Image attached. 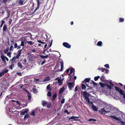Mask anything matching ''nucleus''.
Wrapping results in <instances>:
<instances>
[{"label": "nucleus", "mask_w": 125, "mask_h": 125, "mask_svg": "<svg viewBox=\"0 0 125 125\" xmlns=\"http://www.w3.org/2000/svg\"><path fill=\"white\" fill-rule=\"evenodd\" d=\"M112 105L110 104H105V107L101 109V111L103 114H104V112H107L111 109Z\"/></svg>", "instance_id": "f257e3e1"}, {"label": "nucleus", "mask_w": 125, "mask_h": 125, "mask_svg": "<svg viewBox=\"0 0 125 125\" xmlns=\"http://www.w3.org/2000/svg\"><path fill=\"white\" fill-rule=\"evenodd\" d=\"M22 50V49L19 50H18V54L16 56H14L13 57L11 60L10 63H14L16 61V58L17 59H18L19 58V57L21 54V52ZM10 61H10L9 62H10Z\"/></svg>", "instance_id": "f03ea898"}, {"label": "nucleus", "mask_w": 125, "mask_h": 125, "mask_svg": "<svg viewBox=\"0 0 125 125\" xmlns=\"http://www.w3.org/2000/svg\"><path fill=\"white\" fill-rule=\"evenodd\" d=\"M115 90L118 92L120 94L123 96V97L125 99V92L124 91L116 86H115Z\"/></svg>", "instance_id": "7ed1b4c3"}, {"label": "nucleus", "mask_w": 125, "mask_h": 125, "mask_svg": "<svg viewBox=\"0 0 125 125\" xmlns=\"http://www.w3.org/2000/svg\"><path fill=\"white\" fill-rule=\"evenodd\" d=\"M74 83L69 82L67 83V85L68 87L69 88L70 90H72V88L74 87Z\"/></svg>", "instance_id": "20e7f679"}, {"label": "nucleus", "mask_w": 125, "mask_h": 125, "mask_svg": "<svg viewBox=\"0 0 125 125\" xmlns=\"http://www.w3.org/2000/svg\"><path fill=\"white\" fill-rule=\"evenodd\" d=\"M63 45L65 47L69 49H70L71 46L70 44L67 42H63Z\"/></svg>", "instance_id": "39448f33"}, {"label": "nucleus", "mask_w": 125, "mask_h": 125, "mask_svg": "<svg viewBox=\"0 0 125 125\" xmlns=\"http://www.w3.org/2000/svg\"><path fill=\"white\" fill-rule=\"evenodd\" d=\"M79 118V117H76V116H71L70 118H69V120H70L71 119H73V121H80V120H79L78 119H74L75 118Z\"/></svg>", "instance_id": "423d86ee"}, {"label": "nucleus", "mask_w": 125, "mask_h": 125, "mask_svg": "<svg viewBox=\"0 0 125 125\" xmlns=\"http://www.w3.org/2000/svg\"><path fill=\"white\" fill-rule=\"evenodd\" d=\"M98 69L99 70H101L102 72H105V73H107L109 72L108 69H106L105 68H99Z\"/></svg>", "instance_id": "0eeeda50"}, {"label": "nucleus", "mask_w": 125, "mask_h": 125, "mask_svg": "<svg viewBox=\"0 0 125 125\" xmlns=\"http://www.w3.org/2000/svg\"><path fill=\"white\" fill-rule=\"evenodd\" d=\"M109 117H110L111 118H112L113 119H114L116 120L117 121H119L121 120V118H117L115 116H113L112 115L109 116Z\"/></svg>", "instance_id": "6e6552de"}, {"label": "nucleus", "mask_w": 125, "mask_h": 125, "mask_svg": "<svg viewBox=\"0 0 125 125\" xmlns=\"http://www.w3.org/2000/svg\"><path fill=\"white\" fill-rule=\"evenodd\" d=\"M117 111L116 109L115 108H114L113 109H111L110 110L109 113H112V115H114Z\"/></svg>", "instance_id": "1a4fd4ad"}, {"label": "nucleus", "mask_w": 125, "mask_h": 125, "mask_svg": "<svg viewBox=\"0 0 125 125\" xmlns=\"http://www.w3.org/2000/svg\"><path fill=\"white\" fill-rule=\"evenodd\" d=\"M1 58L3 61L4 62H5V60L8 61V58L6 57L3 55L1 56Z\"/></svg>", "instance_id": "9d476101"}, {"label": "nucleus", "mask_w": 125, "mask_h": 125, "mask_svg": "<svg viewBox=\"0 0 125 125\" xmlns=\"http://www.w3.org/2000/svg\"><path fill=\"white\" fill-rule=\"evenodd\" d=\"M65 90V88L64 87H62V88H61L59 91V94H62L64 91V90Z\"/></svg>", "instance_id": "9b49d317"}, {"label": "nucleus", "mask_w": 125, "mask_h": 125, "mask_svg": "<svg viewBox=\"0 0 125 125\" xmlns=\"http://www.w3.org/2000/svg\"><path fill=\"white\" fill-rule=\"evenodd\" d=\"M51 80V78L49 76H48L46 77L43 80V82H45L49 81Z\"/></svg>", "instance_id": "f8f14e48"}, {"label": "nucleus", "mask_w": 125, "mask_h": 125, "mask_svg": "<svg viewBox=\"0 0 125 125\" xmlns=\"http://www.w3.org/2000/svg\"><path fill=\"white\" fill-rule=\"evenodd\" d=\"M90 78H85L84 80L82 82L83 83H85L86 82H89L90 80Z\"/></svg>", "instance_id": "ddd939ff"}, {"label": "nucleus", "mask_w": 125, "mask_h": 125, "mask_svg": "<svg viewBox=\"0 0 125 125\" xmlns=\"http://www.w3.org/2000/svg\"><path fill=\"white\" fill-rule=\"evenodd\" d=\"M40 57L41 59H44L45 58H47L49 57V55L48 54L45 55V56L43 55H40Z\"/></svg>", "instance_id": "4468645a"}, {"label": "nucleus", "mask_w": 125, "mask_h": 125, "mask_svg": "<svg viewBox=\"0 0 125 125\" xmlns=\"http://www.w3.org/2000/svg\"><path fill=\"white\" fill-rule=\"evenodd\" d=\"M27 95L28 98V100L29 102H30L31 101V96L30 93H29L27 94Z\"/></svg>", "instance_id": "2eb2a0df"}, {"label": "nucleus", "mask_w": 125, "mask_h": 125, "mask_svg": "<svg viewBox=\"0 0 125 125\" xmlns=\"http://www.w3.org/2000/svg\"><path fill=\"white\" fill-rule=\"evenodd\" d=\"M84 98L86 102L88 103H90V99L88 96H85L84 97Z\"/></svg>", "instance_id": "dca6fc26"}, {"label": "nucleus", "mask_w": 125, "mask_h": 125, "mask_svg": "<svg viewBox=\"0 0 125 125\" xmlns=\"http://www.w3.org/2000/svg\"><path fill=\"white\" fill-rule=\"evenodd\" d=\"M46 89L48 90H49L50 91L52 90V87L51 86V85L50 84H49L46 87Z\"/></svg>", "instance_id": "f3484780"}, {"label": "nucleus", "mask_w": 125, "mask_h": 125, "mask_svg": "<svg viewBox=\"0 0 125 125\" xmlns=\"http://www.w3.org/2000/svg\"><path fill=\"white\" fill-rule=\"evenodd\" d=\"M42 104L43 106H46L48 103L45 101H42Z\"/></svg>", "instance_id": "a211bd4d"}, {"label": "nucleus", "mask_w": 125, "mask_h": 125, "mask_svg": "<svg viewBox=\"0 0 125 125\" xmlns=\"http://www.w3.org/2000/svg\"><path fill=\"white\" fill-rule=\"evenodd\" d=\"M32 90L34 94H36L38 92V90L36 88H32Z\"/></svg>", "instance_id": "6ab92c4d"}, {"label": "nucleus", "mask_w": 125, "mask_h": 125, "mask_svg": "<svg viewBox=\"0 0 125 125\" xmlns=\"http://www.w3.org/2000/svg\"><path fill=\"white\" fill-rule=\"evenodd\" d=\"M92 109L94 111H96L97 110V108L94 105V104H93L92 106Z\"/></svg>", "instance_id": "aec40b11"}, {"label": "nucleus", "mask_w": 125, "mask_h": 125, "mask_svg": "<svg viewBox=\"0 0 125 125\" xmlns=\"http://www.w3.org/2000/svg\"><path fill=\"white\" fill-rule=\"evenodd\" d=\"M18 67L20 69H22V66L21 62H18L17 63Z\"/></svg>", "instance_id": "412c9836"}, {"label": "nucleus", "mask_w": 125, "mask_h": 125, "mask_svg": "<svg viewBox=\"0 0 125 125\" xmlns=\"http://www.w3.org/2000/svg\"><path fill=\"white\" fill-rule=\"evenodd\" d=\"M2 72H3L4 74L8 72V70L7 69V67L5 68V69L2 71Z\"/></svg>", "instance_id": "4be33fe9"}, {"label": "nucleus", "mask_w": 125, "mask_h": 125, "mask_svg": "<svg viewBox=\"0 0 125 125\" xmlns=\"http://www.w3.org/2000/svg\"><path fill=\"white\" fill-rule=\"evenodd\" d=\"M99 84L101 87L102 88H103L105 86H106V84H104L102 83H99Z\"/></svg>", "instance_id": "5701e85b"}, {"label": "nucleus", "mask_w": 125, "mask_h": 125, "mask_svg": "<svg viewBox=\"0 0 125 125\" xmlns=\"http://www.w3.org/2000/svg\"><path fill=\"white\" fill-rule=\"evenodd\" d=\"M83 94L84 97L85 96H89V94L87 93L85 91H84L83 92Z\"/></svg>", "instance_id": "b1692460"}, {"label": "nucleus", "mask_w": 125, "mask_h": 125, "mask_svg": "<svg viewBox=\"0 0 125 125\" xmlns=\"http://www.w3.org/2000/svg\"><path fill=\"white\" fill-rule=\"evenodd\" d=\"M102 43L101 41H99L97 43V45L99 46H102Z\"/></svg>", "instance_id": "393cba45"}, {"label": "nucleus", "mask_w": 125, "mask_h": 125, "mask_svg": "<svg viewBox=\"0 0 125 125\" xmlns=\"http://www.w3.org/2000/svg\"><path fill=\"white\" fill-rule=\"evenodd\" d=\"M11 63V64L10 65L9 68L10 69H12L14 67V63Z\"/></svg>", "instance_id": "a878e982"}, {"label": "nucleus", "mask_w": 125, "mask_h": 125, "mask_svg": "<svg viewBox=\"0 0 125 125\" xmlns=\"http://www.w3.org/2000/svg\"><path fill=\"white\" fill-rule=\"evenodd\" d=\"M24 0H20L19 2V4L21 5L23 4L24 3Z\"/></svg>", "instance_id": "bb28decb"}, {"label": "nucleus", "mask_w": 125, "mask_h": 125, "mask_svg": "<svg viewBox=\"0 0 125 125\" xmlns=\"http://www.w3.org/2000/svg\"><path fill=\"white\" fill-rule=\"evenodd\" d=\"M81 88L82 90H85L86 88L85 85L84 84H82L81 85Z\"/></svg>", "instance_id": "cd10ccee"}, {"label": "nucleus", "mask_w": 125, "mask_h": 125, "mask_svg": "<svg viewBox=\"0 0 125 125\" xmlns=\"http://www.w3.org/2000/svg\"><path fill=\"white\" fill-rule=\"evenodd\" d=\"M7 29V25L6 24L3 27V33H4V31H5Z\"/></svg>", "instance_id": "c85d7f7f"}, {"label": "nucleus", "mask_w": 125, "mask_h": 125, "mask_svg": "<svg viewBox=\"0 0 125 125\" xmlns=\"http://www.w3.org/2000/svg\"><path fill=\"white\" fill-rule=\"evenodd\" d=\"M51 104L50 103H48L46 105V106L48 108H49L51 107Z\"/></svg>", "instance_id": "c756f323"}, {"label": "nucleus", "mask_w": 125, "mask_h": 125, "mask_svg": "<svg viewBox=\"0 0 125 125\" xmlns=\"http://www.w3.org/2000/svg\"><path fill=\"white\" fill-rule=\"evenodd\" d=\"M57 97V94H54L52 96V100H55V98Z\"/></svg>", "instance_id": "7c9ffc66"}, {"label": "nucleus", "mask_w": 125, "mask_h": 125, "mask_svg": "<svg viewBox=\"0 0 125 125\" xmlns=\"http://www.w3.org/2000/svg\"><path fill=\"white\" fill-rule=\"evenodd\" d=\"M58 81L59 85H61L62 84L61 80L60 78H59L58 79Z\"/></svg>", "instance_id": "2f4dec72"}, {"label": "nucleus", "mask_w": 125, "mask_h": 125, "mask_svg": "<svg viewBox=\"0 0 125 125\" xmlns=\"http://www.w3.org/2000/svg\"><path fill=\"white\" fill-rule=\"evenodd\" d=\"M106 87H107L109 89H111L112 86L111 85H109L108 84H106Z\"/></svg>", "instance_id": "473e14b6"}, {"label": "nucleus", "mask_w": 125, "mask_h": 125, "mask_svg": "<svg viewBox=\"0 0 125 125\" xmlns=\"http://www.w3.org/2000/svg\"><path fill=\"white\" fill-rule=\"evenodd\" d=\"M29 117V115L28 114H26L25 115L24 117V119H27Z\"/></svg>", "instance_id": "72a5a7b5"}, {"label": "nucleus", "mask_w": 125, "mask_h": 125, "mask_svg": "<svg viewBox=\"0 0 125 125\" xmlns=\"http://www.w3.org/2000/svg\"><path fill=\"white\" fill-rule=\"evenodd\" d=\"M24 42H25V41L24 40H23L22 41H21L20 45L21 46H24L25 45Z\"/></svg>", "instance_id": "f704fd0d"}, {"label": "nucleus", "mask_w": 125, "mask_h": 125, "mask_svg": "<svg viewBox=\"0 0 125 125\" xmlns=\"http://www.w3.org/2000/svg\"><path fill=\"white\" fill-rule=\"evenodd\" d=\"M100 77L99 76H95L94 77V80L95 81H96L98 80L100 78Z\"/></svg>", "instance_id": "c9c22d12"}, {"label": "nucleus", "mask_w": 125, "mask_h": 125, "mask_svg": "<svg viewBox=\"0 0 125 125\" xmlns=\"http://www.w3.org/2000/svg\"><path fill=\"white\" fill-rule=\"evenodd\" d=\"M104 75L102 76L100 78V80L102 82L104 81Z\"/></svg>", "instance_id": "e433bc0d"}, {"label": "nucleus", "mask_w": 125, "mask_h": 125, "mask_svg": "<svg viewBox=\"0 0 125 125\" xmlns=\"http://www.w3.org/2000/svg\"><path fill=\"white\" fill-rule=\"evenodd\" d=\"M27 42L30 45H32L33 44V42L31 41H27Z\"/></svg>", "instance_id": "4c0bfd02"}, {"label": "nucleus", "mask_w": 125, "mask_h": 125, "mask_svg": "<svg viewBox=\"0 0 125 125\" xmlns=\"http://www.w3.org/2000/svg\"><path fill=\"white\" fill-rule=\"evenodd\" d=\"M47 95L48 96L50 97L51 96V93L50 91H49L47 93Z\"/></svg>", "instance_id": "58836bf2"}, {"label": "nucleus", "mask_w": 125, "mask_h": 125, "mask_svg": "<svg viewBox=\"0 0 125 125\" xmlns=\"http://www.w3.org/2000/svg\"><path fill=\"white\" fill-rule=\"evenodd\" d=\"M119 19L120 22H124V19H123V18H119Z\"/></svg>", "instance_id": "ea45409f"}, {"label": "nucleus", "mask_w": 125, "mask_h": 125, "mask_svg": "<svg viewBox=\"0 0 125 125\" xmlns=\"http://www.w3.org/2000/svg\"><path fill=\"white\" fill-rule=\"evenodd\" d=\"M96 121V120L94 119H93V118H90V119H88V121Z\"/></svg>", "instance_id": "a19ab883"}, {"label": "nucleus", "mask_w": 125, "mask_h": 125, "mask_svg": "<svg viewBox=\"0 0 125 125\" xmlns=\"http://www.w3.org/2000/svg\"><path fill=\"white\" fill-rule=\"evenodd\" d=\"M70 73H72L74 71V69L73 68H72L70 69Z\"/></svg>", "instance_id": "79ce46f5"}, {"label": "nucleus", "mask_w": 125, "mask_h": 125, "mask_svg": "<svg viewBox=\"0 0 125 125\" xmlns=\"http://www.w3.org/2000/svg\"><path fill=\"white\" fill-rule=\"evenodd\" d=\"M104 66L107 68H109V65L108 64H105L104 65Z\"/></svg>", "instance_id": "37998d69"}, {"label": "nucleus", "mask_w": 125, "mask_h": 125, "mask_svg": "<svg viewBox=\"0 0 125 125\" xmlns=\"http://www.w3.org/2000/svg\"><path fill=\"white\" fill-rule=\"evenodd\" d=\"M13 49L14 48L13 46L12 45H11L10 46V51H12L13 50Z\"/></svg>", "instance_id": "c03bdc74"}, {"label": "nucleus", "mask_w": 125, "mask_h": 125, "mask_svg": "<svg viewBox=\"0 0 125 125\" xmlns=\"http://www.w3.org/2000/svg\"><path fill=\"white\" fill-rule=\"evenodd\" d=\"M65 99H62L61 101V103L62 104H63L64 103Z\"/></svg>", "instance_id": "a18cd8bd"}, {"label": "nucleus", "mask_w": 125, "mask_h": 125, "mask_svg": "<svg viewBox=\"0 0 125 125\" xmlns=\"http://www.w3.org/2000/svg\"><path fill=\"white\" fill-rule=\"evenodd\" d=\"M37 42L39 43H40L42 44H45V43L41 41V40H37Z\"/></svg>", "instance_id": "49530a36"}, {"label": "nucleus", "mask_w": 125, "mask_h": 125, "mask_svg": "<svg viewBox=\"0 0 125 125\" xmlns=\"http://www.w3.org/2000/svg\"><path fill=\"white\" fill-rule=\"evenodd\" d=\"M10 101L11 102H16L18 104H20L19 103L18 101H16L14 100H11Z\"/></svg>", "instance_id": "de8ad7c7"}, {"label": "nucleus", "mask_w": 125, "mask_h": 125, "mask_svg": "<svg viewBox=\"0 0 125 125\" xmlns=\"http://www.w3.org/2000/svg\"><path fill=\"white\" fill-rule=\"evenodd\" d=\"M52 42H53V40H51V42H50V44H49V48H50L52 45Z\"/></svg>", "instance_id": "09e8293b"}, {"label": "nucleus", "mask_w": 125, "mask_h": 125, "mask_svg": "<svg viewBox=\"0 0 125 125\" xmlns=\"http://www.w3.org/2000/svg\"><path fill=\"white\" fill-rule=\"evenodd\" d=\"M4 52L5 53H6L7 55H8V49H7L5 50Z\"/></svg>", "instance_id": "8fccbe9b"}, {"label": "nucleus", "mask_w": 125, "mask_h": 125, "mask_svg": "<svg viewBox=\"0 0 125 125\" xmlns=\"http://www.w3.org/2000/svg\"><path fill=\"white\" fill-rule=\"evenodd\" d=\"M25 114V112H24V111H23L21 112L20 113V115H24Z\"/></svg>", "instance_id": "3c124183"}, {"label": "nucleus", "mask_w": 125, "mask_h": 125, "mask_svg": "<svg viewBox=\"0 0 125 125\" xmlns=\"http://www.w3.org/2000/svg\"><path fill=\"white\" fill-rule=\"evenodd\" d=\"M5 21H2L1 24L0 25V27H2L3 24L4 23Z\"/></svg>", "instance_id": "603ef678"}, {"label": "nucleus", "mask_w": 125, "mask_h": 125, "mask_svg": "<svg viewBox=\"0 0 125 125\" xmlns=\"http://www.w3.org/2000/svg\"><path fill=\"white\" fill-rule=\"evenodd\" d=\"M17 74L20 75V76H21L22 75V74L21 72H19V73H17Z\"/></svg>", "instance_id": "864d4df0"}, {"label": "nucleus", "mask_w": 125, "mask_h": 125, "mask_svg": "<svg viewBox=\"0 0 125 125\" xmlns=\"http://www.w3.org/2000/svg\"><path fill=\"white\" fill-rule=\"evenodd\" d=\"M17 43H15L14 44V47L15 48H16L17 47Z\"/></svg>", "instance_id": "5fc2aeb1"}, {"label": "nucleus", "mask_w": 125, "mask_h": 125, "mask_svg": "<svg viewBox=\"0 0 125 125\" xmlns=\"http://www.w3.org/2000/svg\"><path fill=\"white\" fill-rule=\"evenodd\" d=\"M64 113H66L67 114H69L70 113V112H68V111L67 110H65L64 111Z\"/></svg>", "instance_id": "6e6d98bb"}, {"label": "nucleus", "mask_w": 125, "mask_h": 125, "mask_svg": "<svg viewBox=\"0 0 125 125\" xmlns=\"http://www.w3.org/2000/svg\"><path fill=\"white\" fill-rule=\"evenodd\" d=\"M109 83L110 84V85H111L112 86H113L114 85L113 83H112V82H109Z\"/></svg>", "instance_id": "4d7b16f0"}, {"label": "nucleus", "mask_w": 125, "mask_h": 125, "mask_svg": "<svg viewBox=\"0 0 125 125\" xmlns=\"http://www.w3.org/2000/svg\"><path fill=\"white\" fill-rule=\"evenodd\" d=\"M21 45H19L17 46V47L16 48L17 49H20L21 47Z\"/></svg>", "instance_id": "13d9d810"}, {"label": "nucleus", "mask_w": 125, "mask_h": 125, "mask_svg": "<svg viewBox=\"0 0 125 125\" xmlns=\"http://www.w3.org/2000/svg\"><path fill=\"white\" fill-rule=\"evenodd\" d=\"M31 115H32L34 116H35V113L34 112H33L31 114Z\"/></svg>", "instance_id": "bf43d9fd"}, {"label": "nucleus", "mask_w": 125, "mask_h": 125, "mask_svg": "<svg viewBox=\"0 0 125 125\" xmlns=\"http://www.w3.org/2000/svg\"><path fill=\"white\" fill-rule=\"evenodd\" d=\"M60 63L61 64V66H63V63L62 61H61L60 62Z\"/></svg>", "instance_id": "052dcab7"}, {"label": "nucleus", "mask_w": 125, "mask_h": 125, "mask_svg": "<svg viewBox=\"0 0 125 125\" xmlns=\"http://www.w3.org/2000/svg\"><path fill=\"white\" fill-rule=\"evenodd\" d=\"M4 74L3 73V72H2L0 73V77L1 76H2V75H3Z\"/></svg>", "instance_id": "680f3d73"}, {"label": "nucleus", "mask_w": 125, "mask_h": 125, "mask_svg": "<svg viewBox=\"0 0 125 125\" xmlns=\"http://www.w3.org/2000/svg\"><path fill=\"white\" fill-rule=\"evenodd\" d=\"M45 62V60H44V61H42V62L41 64L42 65H43Z\"/></svg>", "instance_id": "e2e57ef3"}, {"label": "nucleus", "mask_w": 125, "mask_h": 125, "mask_svg": "<svg viewBox=\"0 0 125 125\" xmlns=\"http://www.w3.org/2000/svg\"><path fill=\"white\" fill-rule=\"evenodd\" d=\"M23 61L25 63H26V59L25 58L23 60Z\"/></svg>", "instance_id": "0e129e2a"}, {"label": "nucleus", "mask_w": 125, "mask_h": 125, "mask_svg": "<svg viewBox=\"0 0 125 125\" xmlns=\"http://www.w3.org/2000/svg\"><path fill=\"white\" fill-rule=\"evenodd\" d=\"M70 70V68L67 69L66 70V72H67V73H68L69 72Z\"/></svg>", "instance_id": "69168bd1"}, {"label": "nucleus", "mask_w": 125, "mask_h": 125, "mask_svg": "<svg viewBox=\"0 0 125 125\" xmlns=\"http://www.w3.org/2000/svg\"><path fill=\"white\" fill-rule=\"evenodd\" d=\"M88 103V104H89L90 105H92L93 104V102H90V103Z\"/></svg>", "instance_id": "338daca9"}, {"label": "nucleus", "mask_w": 125, "mask_h": 125, "mask_svg": "<svg viewBox=\"0 0 125 125\" xmlns=\"http://www.w3.org/2000/svg\"><path fill=\"white\" fill-rule=\"evenodd\" d=\"M77 90V86H76L74 92L76 91Z\"/></svg>", "instance_id": "774afa93"}]
</instances>
